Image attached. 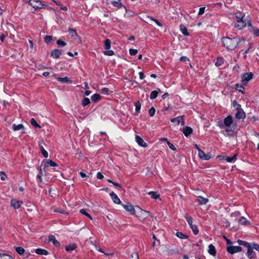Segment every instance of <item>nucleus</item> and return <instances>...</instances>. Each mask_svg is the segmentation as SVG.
<instances>
[{
	"label": "nucleus",
	"instance_id": "f257e3e1",
	"mask_svg": "<svg viewBox=\"0 0 259 259\" xmlns=\"http://www.w3.org/2000/svg\"><path fill=\"white\" fill-rule=\"evenodd\" d=\"M233 123V117L231 115H228L223 120H220L218 121L217 122V126L224 130V134L225 135L231 136L233 134V131L230 129Z\"/></svg>",
	"mask_w": 259,
	"mask_h": 259
},
{
	"label": "nucleus",
	"instance_id": "f03ea898",
	"mask_svg": "<svg viewBox=\"0 0 259 259\" xmlns=\"http://www.w3.org/2000/svg\"><path fill=\"white\" fill-rule=\"evenodd\" d=\"M222 43L224 46L228 50H233L241 42H245L244 39H239L238 38H230L228 37H223L222 39Z\"/></svg>",
	"mask_w": 259,
	"mask_h": 259
},
{
	"label": "nucleus",
	"instance_id": "7ed1b4c3",
	"mask_svg": "<svg viewBox=\"0 0 259 259\" xmlns=\"http://www.w3.org/2000/svg\"><path fill=\"white\" fill-rule=\"evenodd\" d=\"M137 208H138V210H137V211H136V215L139 219L144 220L150 215V212L142 209L139 206H137Z\"/></svg>",
	"mask_w": 259,
	"mask_h": 259
},
{
	"label": "nucleus",
	"instance_id": "20e7f679",
	"mask_svg": "<svg viewBox=\"0 0 259 259\" xmlns=\"http://www.w3.org/2000/svg\"><path fill=\"white\" fill-rule=\"evenodd\" d=\"M184 218L186 219L190 227L192 229L193 232L195 235H197L198 233V229L197 228V227L193 224V219L191 217L188 216L187 214H185L184 215Z\"/></svg>",
	"mask_w": 259,
	"mask_h": 259
},
{
	"label": "nucleus",
	"instance_id": "39448f33",
	"mask_svg": "<svg viewBox=\"0 0 259 259\" xmlns=\"http://www.w3.org/2000/svg\"><path fill=\"white\" fill-rule=\"evenodd\" d=\"M29 3L34 9H41L47 7V5L42 4L40 0H30Z\"/></svg>",
	"mask_w": 259,
	"mask_h": 259
},
{
	"label": "nucleus",
	"instance_id": "423d86ee",
	"mask_svg": "<svg viewBox=\"0 0 259 259\" xmlns=\"http://www.w3.org/2000/svg\"><path fill=\"white\" fill-rule=\"evenodd\" d=\"M227 251L231 253L234 254L240 252L242 250V248L239 246H229L227 248Z\"/></svg>",
	"mask_w": 259,
	"mask_h": 259
},
{
	"label": "nucleus",
	"instance_id": "0eeeda50",
	"mask_svg": "<svg viewBox=\"0 0 259 259\" xmlns=\"http://www.w3.org/2000/svg\"><path fill=\"white\" fill-rule=\"evenodd\" d=\"M246 26L245 20H236L234 27L238 30H241Z\"/></svg>",
	"mask_w": 259,
	"mask_h": 259
},
{
	"label": "nucleus",
	"instance_id": "6e6552de",
	"mask_svg": "<svg viewBox=\"0 0 259 259\" xmlns=\"http://www.w3.org/2000/svg\"><path fill=\"white\" fill-rule=\"evenodd\" d=\"M253 74L251 72H248L243 74L242 77V81L244 83H247L252 78Z\"/></svg>",
	"mask_w": 259,
	"mask_h": 259
},
{
	"label": "nucleus",
	"instance_id": "1a4fd4ad",
	"mask_svg": "<svg viewBox=\"0 0 259 259\" xmlns=\"http://www.w3.org/2000/svg\"><path fill=\"white\" fill-rule=\"evenodd\" d=\"M123 208L128 212H130L132 214H136V211L134 208V206L130 204L127 203L126 204H124L122 205Z\"/></svg>",
	"mask_w": 259,
	"mask_h": 259
},
{
	"label": "nucleus",
	"instance_id": "9d476101",
	"mask_svg": "<svg viewBox=\"0 0 259 259\" xmlns=\"http://www.w3.org/2000/svg\"><path fill=\"white\" fill-rule=\"evenodd\" d=\"M22 204V201H19L17 200L16 199H12L11 201V205L15 209H18Z\"/></svg>",
	"mask_w": 259,
	"mask_h": 259
},
{
	"label": "nucleus",
	"instance_id": "9b49d317",
	"mask_svg": "<svg viewBox=\"0 0 259 259\" xmlns=\"http://www.w3.org/2000/svg\"><path fill=\"white\" fill-rule=\"evenodd\" d=\"M235 117L238 119L244 118L245 117V113L241 108L237 110V112L235 114Z\"/></svg>",
	"mask_w": 259,
	"mask_h": 259
},
{
	"label": "nucleus",
	"instance_id": "f8f14e48",
	"mask_svg": "<svg viewBox=\"0 0 259 259\" xmlns=\"http://www.w3.org/2000/svg\"><path fill=\"white\" fill-rule=\"evenodd\" d=\"M110 196L114 203L117 204H120L121 203V201H120V199L114 192H112L111 193H110Z\"/></svg>",
	"mask_w": 259,
	"mask_h": 259
},
{
	"label": "nucleus",
	"instance_id": "ddd939ff",
	"mask_svg": "<svg viewBox=\"0 0 259 259\" xmlns=\"http://www.w3.org/2000/svg\"><path fill=\"white\" fill-rule=\"evenodd\" d=\"M198 155L199 157L203 160H209L210 158V155L205 154L202 150H199Z\"/></svg>",
	"mask_w": 259,
	"mask_h": 259
},
{
	"label": "nucleus",
	"instance_id": "4468645a",
	"mask_svg": "<svg viewBox=\"0 0 259 259\" xmlns=\"http://www.w3.org/2000/svg\"><path fill=\"white\" fill-rule=\"evenodd\" d=\"M247 254L248 257L250 259L254 258L255 256V253L254 251H253V248L251 247L250 245L247 247Z\"/></svg>",
	"mask_w": 259,
	"mask_h": 259
},
{
	"label": "nucleus",
	"instance_id": "2eb2a0df",
	"mask_svg": "<svg viewBox=\"0 0 259 259\" xmlns=\"http://www.w3.org/2000/svg\"><path fill=\"white\" fill-rule=\"evenodd\" d=\"M171 122H177V124H181L182 125L185 124V121L183 120V116H178L171 119Z\"/></svg>",
	"mask_w": 259,
	"mask_h": 259
},
{
	"label": "nucleus",
	"instance_id": "dca6fc26",
	"mask_svg": "<svg viewBox=\"0 0 259 259\" xmlns=\"http://www.w3.org/2000/svg\"><path fill=\"white\" fill-rule=\"evenodd\" d=\"M136 142L141 147H146L147 144L144 141V140L139 136H136Z\"/></svg>",
	"mask_w": 259,
	"mask_h": 259
},
{
	"label": "nucleus",
	"instance_id": "f3484780",
	"mask_svg": "<svg viewBox=\"0 0 259 259\" xmlns=\"http://www.w3.org/2000/svg\"><path fill=\"white\" fill-rule=\"evenodd\" d=\"M42 162L44 164L45 167H48L49 166L55 167L58 165L56 163L51 160L43 161Z\"/></svg>",
	"mask_w": 259,
	"mask_h": 259
},
{
	"label": "nucleus",
	"instance_id": "a211bd4d",
	"mask_svg": "<svg viewBox=\"0 0 259 259\" xmlns=\"http://www.w3.org/2000/svg\"><path fill=\"white\" fill-rule=\"evenodd\" d=\"M197 201L199 205H204L208 202V199L201 196H199L197 197Z\"/></svg>",
	"mask_w": 259,
	"mask_h": 259
},
{
	"label": "nucleus",
	"instance_id": "6ab92c4d",
	"mask_svg": "<svg viewBox=\"0 0 259 259\" xmlns=\"http://www.w3.org/2000/svg\"><path fill=\"white\" fill-rule=\"evenodd\" d=\"M49 241L53 242V244L56 247L60 246L59 242L56 240L54 235H51L49 236Z\"/></svg>",
	"mask_w": 259,
	"mask_h": 259
},
{
	"label": "nucleus",
	"instance_id": "aec40b11",
	"mask_svg": "<svg viewBox=\"0 0 259 259\" xmlns=\"http://www.w3.org/2000/svg\"><path fill=\"white\" fill-rule=\"evenodd\" d=\"M183 132L185 136L188 137L192 133L193 130L190 127L186 126L183 128Z\"/></svg>",
	"mask_w": 259,
	"mask_h": 259
},
{
	"label": "nucleus",
	"instance_id": "412c9836",
	"mask_svg": "<svg viewBox=\"0 0 259 259\" xmlns=\"http://www.w3.org/2000/svg\"><path fill=\"white\" fill-rule=\"evenodd\" d=\"M208 252L211 255L214 256L216 255V249L212 244H210L208 246Z\"/></svg>",
	"mask_w": 259,
	"mask_h": 259
},
{
	"label": "nucleus",
	"instance_id": "4be33fe9",
	"mask_svg": "<svg viewBox=\"0 0 259 259\" xmlns=\"http://www.w3.org/2000/svg\"><path fill=\"white\" fill-rule=\"evenodd\" d=\"M238 223L239 224L241 225H248L250 224V222L248 220H247L245 218L242 217L240 218L238 221Z\"/></svg>",
	"mask_w": 259,
	"mask_h": 259
},
{
	"label": "nucleus",
	"instance_id": "5701e85b",
	"mask_svg": "<svg viewBox=\"0 0 259 259\" xmlns=\"http://www.w3.org/2000/svg\"><path fill=\"white\" fill-rule=\"evenodd\" d=\"M61 54V52L59 50L55 49L52 51L51 53V56L54 58H59L60 55Z\"/></svg>",
	"mask_w": 259,
	"mask_h": 259
},
{
	"label": "nucleus",
	"instance_id": "b1692460",
	"mask_svg": "<svg viewBox=\"0 0 259 259\" xmlns=\"http://www.w3.org/2000/svg\"><path fill=\"white\" fill-rule=\"evenodd\" d=\"M43 143L40 142L39 143V146L41 150V153L44 157L47 158L48 157V153L47 151L44 149L42 146Z\"/></svg>",
	"mask_w": 259,
	"mask_h": 259
},
{
	"label": "nucleus",
	"instance_id": "393cba45",
	"mask_svg": "<svg viewBox=\"0 0 259 259\" xmlns=\"http://www.w3.org/2000/svg\"><path fill=\"white\" fill-rule=\"evenodd\" d=\"M180 29L181 32L185 35L188 36L189 35L187 28L183 24L180 25Z\"/></svg>",
	"mask_w": 259,
	"mask_h": 259
},
{
	"label": "nucleus",
	"instance_id": "a878e982",
	"mask_svg": "<svg viewBox=\"0 0 259 259\" xmlns=\"http://www.w3.org/2000/svg\"><path fill=\"white\" fill-rule=\"evenodd\" d=\"M35 252L37 254H40V255H46L48 254V252L47 250H46L45 249H41V248H37V249H36V250H35Z\"/></svg>",
	"mask_w": 259,
	"mask_h": 259
},
{
	"label": "nucleus",
	"instance_id": "bb28decb",
	"mask_svg": "<svg viewBox=\"0 0 259 259\" xmlns=\"http://www.w3.org/2000/svg\"><path fill=\"white\" fill-rule=\"evenodd\" d=\"M43 163H42L41 164L40 166L39 167V172L38 174L42 176H46L47 174L45 170V167L44 165H42Z\"/></svg>",
	"mask_w": 259,
	"mask_h": 259
},
{
	"label": "nucleus",
	"instance_id": "cd10ccee",
	"mask_svg": "<svg viewBox=\"0 0 259 259\" xmlns=\"http://www.w3.org/2000/svg\"><path fill=\"white\" fill-rule=\"evenodd\" d=\"M76 248V245L74 243L70 244L66 247V250L68 252H71Z\"/></svg>",
	"mask_w": 259,
	"mask_h": 259
},
{
	"label": "nucleus",
	"instance_id": "c85d7f7f",
	"mask_svg": "<svg viewBox=\"0 0 259 259\" xmlns=\"http://www.w3.org/2000/svg\"><path fill=\"white\" fill-rule=\"evenodd\" d=\"M101 99V96L99 94H95L91 97V100L93 102H97Z\"/></svg>",
	"mask_w": 259,
	"mask_h": 259
},
{
	"label": "nucleus",
	"instance_id": "c756f323",
	"mask_svg": "<svg viewBox=\"0 0 259 259\" xmlns=\"http://www.w3.org/2000/svg\"><path fill=\"white\" fill-rule=\"evenodd\" d=\"M148 194L154 199H157L159 198V195L157 192L154 191H151L148 193Z\"/></svg>",
	"mask_w": 259,
	"mask_h": 259
},
{
	"label": "nucleus",
	"instance_id": "7c9ffc66",
	"mask_svg": "<svg viewBox=\"0 0 259 259\" xmlns=\"http://www.w3.org/2000/svg\"><path fill=\"white\" fill-rule=\"evenodd\" d=\"M12 128L14 131H17L24 129V126L22 124H19L18 125L14 124L12 125Z\"/></svg>",
	"mask_w": 259,
	"mask_h": 259
},
{
	"label": "nucleus",
	"instance_id": "2f4dec72",
	"mask_svg": "<svg viewBox=\"0 0 259 259\" xmlns=\"http://www.w3.org/2000/svg\"><path fill=\"white\" fill-rule=\"evenodd\" d=\"M237 160V155L235 154L232 157H227L225 159V160H226L228 162L231 163L234 162Z\"/></svg>",
	"mask_w": 259,
	"mask_h": 259
},
{
	"label": "nucleus",
	"instance_id": "473e14b6",
	"mask_svg": "<svg viewBox=\"0 0 259 259\" xmlns=\"http://www.w3.org/2000/svg\"><path fill=\"white\" fill-rule=\"evenodd\" d=\"M245 45H246V44H247V45L248 46V47L244 50H242L241 52H240V54L242 53V54H247L249 49L251 48V44L247 41H245V42H243Z\"/></svg>",
	"mask_w": 259,
	"mask_h": 259
},
{
	"label": "nucleus",
	"instance_id": "72a5a7b5",
	"mask_svg": "<svg viewBox=\"0 0 259 259\" xmlns=\"http://www.w3.org/2000/svg\"><path fill=\"white\" fill-rule=\"evenodd\" d=\"M160 92V89H157V91H153L151 92V94H150V98L151 99H155L157 96V95H158V92Z\"/></svg>",
	"mask_w": 259,
	"mask_h": 259
},
{
	"label": "nucleus",
	"instance_id": "f704fd0d",
	"mask_svg": "<svg viewBox=\"0 0 259 259\" xmlns=\"http://www.w3.org/2000/svg\"><path fill=\"white\" fill-rule=\"evenodd\" d=\"M224 62V60L222 57H219L217 59V61L215 63V65L217 66H221Z\"/></svg>",
	"mask_w": 259,
	"mask_h": 259
},
{
	"label": "nucleus",
	"instance_id": "c9c22d12",
	"mask_svg": "<svg viewBox=\"0 0 259 259\" xmlns=\"http://www.w3.org/2000/svg\"><path fill=\"white\" fill-rule=\"evenodd\" d=\"M244 16L245 15L241 12H237L235 14V17L236 18V20H243Z\"/></svg>",
	"mask_w": 259,
	"mask_h": 259
},
{
	"label": "nucleus",
	"instance_id": "e433bc0d",
	"mask_svg": "<svg viewBox=\"0 0 259 259\" xmlns=\"http://www.w3.org/2000/svg\"><path fill=\"white\" fill-rule=\"evenodd\" d=\"M58 81H59L61 82H71V80L69 79V78L67 77H58L57 78Z\"/></svg>",
	"mask_w": 259,
	"mask_h": 259
},
{
	"label": "nucleus",
	"instance_id": "4c0bfd02",
	"mask_svg": "<svg viewBox=\"0 0 259 259\" xmlns=\"http://www.w3.org/2000/svg\"><path fill=\"white\" fill-rule=\"evenodd\" d=\"M111 47V41L109 39H107L105 40L104 48L106 50L110 49Z\"/></svg>",
	"mask_w": 259,
	"mask_h": 259
},
{
	"label": "nucleus",
	"instance_id": "58836bf2",
	"mask_svg": "<svg viewBox=\"0 0 259 259\" xmlns=\"http://www.w3.org/2000/svg\"><path fill=\"white\" fill-rule=\"evenodd\" d=\"M135 106L136 112L137 113H139L140 111L141 107V104L140 101H138L136 102L135 104Z\"/></svg>",
	"mask_w": 259,
	"mask_h": 259
},
{
	"label": "nucleus",
	"instance_id": "ea45409f",
	"mask_svg": "<svg viewBox=\"0 0 259 259\" xmlns=\"http://www.w3.org/2000/svg\"><path fill=\"white\" fill-rule=\"evenodd\" d=\"M42 177V176H41L39 174H38L36 177V178L37 179V183L39 187H41L42 185L43 184Z\"/></svg>",
	"mask_w": 259,
	"mask_h": 259
},
{
	"label": "nucleus",
	"instance_id": "a19ab883",
	"mask_svg": "<svg viewBox=\"0 0 259 259\" xmlns=\"http://www.w3.org/2000/svg\"><path fill=\"white\" fill-rule=\"evenodd\" d=\"M15 249L17 252L20 255H22L25 251V249L21 247H16Z\"/></svg>",
	"mask_w": 259,
	"mask_h": 259
},
{
	"label": "nucleus",
	"instance_id": "79ce46f5",
	"mask_svg": "<svg viewBox=\"0 0 259 259\" xmlns=\"http://www.w3.org/2000/svg\"><path fill=\"white\" fill-rule=\"evenodd\" d=\"M91 103L90 100L88 98H85L82 101V105L85 106L89 105Z\"/></svg>",
	"mask_w": 259,
	"mask_h": 259
},
{
	"label": "nucleus",
	"instance_id": "37998d69",
	"mask_svg": "<svg viewBox=\"0 0 259 259\" xmlns=\"http://www.w3.org/2000/svg\"><path fill=\"white\" fill-rule=\"evenodd\" d=\"M0 259H14L11 256L6 254H0Z\"/></svg>",
	"mask_w": 259,
	"mask_h": 259
},
{
	"label": "nucleus",
	"instance_id": "c03bdc74",
	"mask_svg": "<svg viewBox=\"0 0 259 259\" xmlns=\"http://www.w3.org/2000/svg\"><path fill=\"white\" fill-rule=\"evenodd\" d=\"M237 242L238 243V244L240 245H243L247 247L250 245L249 243H248L246 241H244L241 240H238L237 241Z\"/></svg>",
	"mask_w": 259,
	"mask_h": 259
},
{
	"label": "nucleus",
	"instance_id": "a18cd8bd",
	"mask_svg": "<svg viewBox=\"0 0 259 259\" xmlns=\"http://www.w3.org/2000/svg\"><path fill=\"white\" fill-rule=\"evenodd\" d=\"M31 124L34 127L40 128V126L36 122L34 118H31L30 120Z\"/></svg>",
	"mask_w": 259,
	"mask_h": 259
},
{
	"label": "nucleus",
	"instance_id": "49530a36",
	"mask_svg": "<svg viewBox=\"0 0 259 259\" xmlns=\"http://www.w3.org/2000/svg\"><path fill=\"white\" fill-rule=\"evenodd\" d=\"M57 45L61 47H64L66 45V43L61 39H59L57 41Z\"/></svg>",
	"mask_w": 259,
	"mask_h": 259
},
{
	"label": "nucleus",
	"instance_id": "de8ad7c7",
	"mask_svg": "<svg viewBox=\"0 0 259 259\" xmlns=\"http://www.w3.org/2000/svg\"><path fill=\"white\" fill-rule=\"evenodd\" d=\"M176 235L178 237L181 239H186L187 238V236L186 235L183 234L182 233L180 232H177Z\"/></svg>",
	"mask_w": 259,
	"mask_h": 259
},
{
	"label": "nucleus",
	"instance_id": "09e8293b",
	"mask_svg": "<svg viewBox=\"0 0 259 259\" xmlns=\"http://www.w3.org/2000/svg\"><path fill=\"white\" fill-rule=\"evenodd\" d=\"M104 54L107 56H111L114 54L112 50H107L104 52Z\"/></svg>",
	"mask_w": 259,
	"mask_h": 259
},
{
	"label": "nucleus",
	"instance_id": "8fccbe9b",
	"mask_svg": "<svg viewBox=\"0 0 259 259\" xmlns=\"http://www.w3.org/2000/svg\"><path fill=\"white\" fill-rule=\"evenodd\" d=\"M44 39L46 43L49 44L52 40V37L50 35H46Z\"/></svg>",
	"mask_w": 259,
	"mask_h": 259
},
{
	"label": "nucleus",
	"instance_id": "3c124183",
	"mask_svg": "<svg viewBox=\"0 0 259 259\" xmlns=\"http://www.w3.org/2000/svg\"><path fill=\"white\" fill-rule=\"evenodd\" d=\"M130 54L132 56L136 55L138 53V50L134 49H130L129 50Z\"/></svg>",
	"mask_w": 259,
	"mask_h": 259
},
{
	"label": "nucleus",
	"instance_id": "603ef678",
	"mask_svg": "<svg viewBox=\"0 0 259 259\" xmlns=\"http://www.w3.org/2000/svg\"><path fill=\"white\" fill-rule=\"evenodd\" d=\"M155 113V109L154 107H151L149 110V114L150 116L152 117Z\"/></svg>",
	"mask_w": 259,
	"mask_h": 259
},
{
	"label": "nucleus",
	"instance_id": "864d4df0",
	"mask_svg": "<svg viewBox=\"0 0 259 259\" xmlns=\"http://www.w3.org/2000/svg\"><path fill=\"white\" fill-rule=\"evenodd\" d=\"M109 89L106 88H104L101 90V92L104 95H108L109 94Z\"/></svg>",
	"mask_w": 259,
	"mask_h": 259
},
{
	"label": "nucleus",
	"instance_id": "5fc2aeb1",
	"mask_svg": "<svg viewBox=\"0 0 259 259\" xmlns=\"http://www.w3.org/2000/svg\"><path fill=\"white\" fill-rule=\"evenodd\" d=\"M233 106L236 108V110L241 108V106L236 101H234L233 102Z\"/></svg>",
	"mask_w": 259,
	"mask_h": 259
},
{
	"label": "nucleus",
	"instance_id": "6e6d98bb",
	"mask_svg": "<svg viewBox=\"0 0 259 259\" xmlns=\"http://www.w3.org/2000/svg\"><path fill=\"white\" fill-rule=\"evenodd\" d=\"M131 259H139L138 254L137 252H134L131 256Z\"/></svg>",
	"mask_w": 259,
	"mask_h": 259
},
{
	"label": "nucleus",
	"instance_id": "4d7b16f0",
	"mask_svg": "<svg viewBox=\"0 0 259 259\" xmlns=\"http://www.w3.org/2000/svg\"><path fill=\"white\" fill-rule=\"evenodd\" d=\"M68 31H69V33L70 34H71L72 37L77 35V33L76 32V31L74 29L69 28L68 29Z\"/></svg>",
	"mask_w": 259,
	"mask_h": 259
},
{
	"label": "nucleus",
	"instance_id": "13d9d810",
	"mask_svg": "<svg viewBox=\"0 0 259 259\" xmlns=\"http://www.w3.org/2000/svg\"><path fill=\"white\" fill-rule=\"evenodd\" d=\"M167 145H168V147H169V148L170 149H171L172 150H176L175 147L174 146V145L172 143H171L169 141H167Z\"/></svg>",
	"mask_w": 259,
	"mask_h": 259
},
{
	"label": "nucleus",
	"instance_id": "bf43d9fd",
	"mask_svg": "<svg viewBox=\"0 0 259 259\" xmlns=\"http://www.w3.org/2000/svg\"><path fill=\"white\" fill-rule=\"evenodd\" d=\"M251 247L253 248V249H255L259 251V245L258 244L253 243Z\"/></svg>",
	"mask_w": 259,
	"mask_h": 259
},
{
	"label": "nucleus",
	"instance_id": "052dcab7",
	"mask_svg": "<svg viewBox=\"0 0 259 259\" xmlns=\"http://www.w3.org/2000/svg\"><path fill=\"white\" fill-rule=\"evenodd\" d=\"M205 7H201L199 9L198 15H201L204 13Z\"/></svg>",
	"mask_w": 259,
	"mask_h": 259
},
{
	"label": "nucleus",
	"instance_id": "680f3d73",
	"mask_svg": "<svg viewBox=\"0 0 259 259\" xmlns=\"http://www.w3.org/2000/svg\"><path fill=\"white\" fill-rule=\"evenodd\" d=\"M97 177L98 179L102 180L103 179L104 176L101 172H98L97 174Z\"/></svg>",
	"mask_w": 259,
	"mask_h": 259
},
{
	"label": "nucleus",
	"instance_id": "e2e57ef3",
	"mask_svg": "<svg viewBox=\"0 0 259 259\" xmlns=\"http://www.w3.org/2000/svg\"><path fill=\"white\" fill-rule=\"evenodd\" d=\"M80 212L87 217L89 215V213H88L84 209H81L80 210Z\"/></svg>",
	"mask_w": 259,
	"mask_h": 259
},
{
	"label": "nucleus",
	"instance_id": "0e129e2a",
	"mask_svg": "<svg viewBox=\"0 0 259 259\" xmlns=\"http://www.w3.org/2000/svg\"><path fill=\"white\" fill-rule=\"evenodd\" d=\"M253 33L254 35H255L256 36H259V29H253Z\"/></svg>",
	"mask_w": 259,
	"mask_h": 259
},
{
	"label": "nucleus",
	"instance_id": "69168bd1",
	"mask_svg": "<svg viewBox=\"0 0 259 259\" xmlns=\"http://www.w3.org/2000/svg\"><path fill=\"white\" fill-rule=\"evenodd\" d=\"M99 252H102V253H104L105 254H106V255H112L113 254V253H105L104 252L103 250L101 248H99L97 249Z\"/></svg>",
	"mask_w": 259,
	"mask_h": 259
},
{
	"label": "nucleus",
	"instance_id": "338daca9",
	"mask_svg": "<svg viewBox=\"0 0 259 259\" xmlns=\"http://www.w3.org/2000/svg\"><path fill=\"white\" fill-rule=\"evenodd\" d=\"M1 174L2 175L1 177V180L4 181L5 180V178L6 177L5 173L4 172L2 171L1 172Z\"/></svg>",
	"mask_w": 259,
	"mask_h": 259
},
{
	"label": "nucleus",
	"instance_id": "774afa93",
	"mask_svg": "<svg viewBox=\"0 0 259 259\" xmlns=\"http://www.w3.org/2000/svg\"><path fill=\"white\" fill-rule=\"evenodd\" d=\"M180 61H183V62H185V61H189V59L185 57V56H183V57H181V58H180Z\"/></svg>",
	"mask_w": 259,
	"mask_h": 259
}]
</instances>
